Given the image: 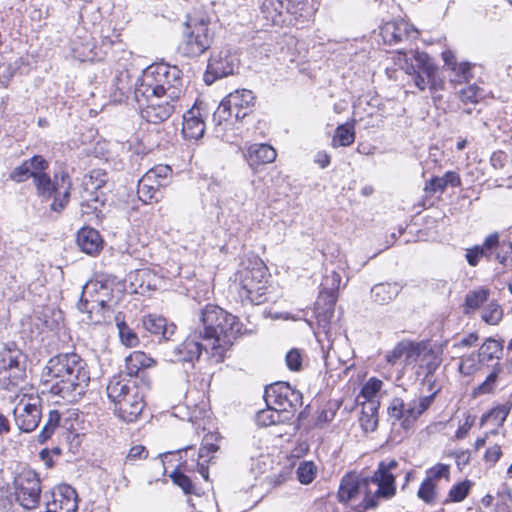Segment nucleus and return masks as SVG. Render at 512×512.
<instances>
[{
    "label": "nucleus",
    "instance_id": "nucleus-1",
    "mask_svg": "<svg viewBox=\"0 0 512 512\" xmlns=\"http://www.w3.org/2000/svg\"><path fill=\"white\" fill-rule=\"evenodd\" d=\"M49 391L68 403L79 401L90 382L85 360L76 353H61L50 358L42 373Z\"/></svg>",
    "mask_w": 512,
    "mask_h": 512
},
{
    "label": "nucleus",
    "instance_id": "nucleus-2",
    "mask_svg": "<svg viewBox=\"0 0 512 512\" xmlns=\"http://www.w3.org/2000/svg\"><path fill=\"white\" fill-rule=\"evenodd\" d=\"M398 467L396 460L381 461L371 477L357 478L346 475L342 478L338 491L340 502H348L358 493L364 494L365 509L378 507L380 500H389L396 494L395 476L392 471Z\"/></svg>",
    "mask_w": 512,
    "mask_h": 512
},
{
    "label": "nucleus",
    "instance_id": "nucleus-3",
    "mask_svg": "<svg viewBox=\"0 0 512 512\" xmlns=\"http://www.w3.org/2000/svg\"><path fill=\"white\" fill-rule=\"evenodd\" d=\"M198 327L194 336L210 345V355L216 362L223 361L225 353L241 333V324L236 316L213 304L206 305L197 314Z\"/></svg>",
    "mask_w": 512,
    "mask_h": 512
},
{
    "label": "nucleus",
    "instance_id": "nucleus-4",
    "mask_svg": "<svg viewBox=\"0 0 512 512\" xmlns=\"http://www.w3.org/2000/svg\"><path fill=\"white\" fill-rule=\"evenodd\" d=\"M156 94L171 101H179L183 95L182 72L177 66L154 63L143 70L134 94Z\"/></svg>",
    "mask_w": 512,
    "mask_h": 512
},
{
    "label": "nucleus",
    "instance_id": "nucleus-5",
    "mask_svg": "<svg viewBox=\"0 0 512 512\" xmlns=\"http://www.w3.org/2000/svg\"><path fill=\"white\" fill-rule=\"evenodd\" d=\"M396 64L410 76L420 91L428 88L431 92H436L443 88V80L437 78V67L427 53L418 50L399 51Z\"/></svg>",
    "mask_w": 512,
    "mask_h": 512
},
{
    "label": "nucleus",
    "instance_id": "nucleus-6",
    "mask_svg": "<svg viewBox=\"0 0 512 512\" xmlns=\"http://www.w3.org/2000/svg\"><path fill=\"white\" fill-rule=\"evenodd\" d=\"M41 170L35 176L34 186L39 197L44 199L53 198L51 210L61 212L68 204L71 191V180L67 172L62 171L55 174L52 179L46 172Z\"/></svg>",
    "mask_w": 512,
    "mask_h": 512
},
{
    "label": "nucleus",
    "instance_id": "nucleus-7",
    "mask_svg": "<svg viewBox=\"0 0 512 512\" xmlns=\"http://www.w3.org/2000/svg\"><path fill=\"white\" fill-rule=\"evenodd\" d=\"M26 379V355L13 342L0 350V386L6 390L19 387Z\"/></svg>",
    "mask_w": 512,
    "mask_h": 512
},
{
    "label": "nucleus",
    "instance_id": "nucleus-8",
    "mask_svg": "<svg viewBox=\"0 0 512 512\" xmlns=\"http://www.w3.org/2000/svg\"><path fill=\"white\" fill-rule=\"evenodd\" d=\"M437 392L438 390H435L428 396L407 403L400 397H394L387 408L392 425H396L398 422L405 432L410 430L415 421L431 406Z\"/></svg>",
    "mask_w": 512,
    "mask_h": 512
},
{
    "label": "nucleus",
    "instance_id": "nucleus-9",
    "mask_svg": "<svg viewBox=\"0 0 512 512\" xmlns=\"http://www.w3.org/2000/svg\"><path fill=\"white\" fill-rule=\"evenodd\" d=\"M209 24V19L205 17H189L187 19V31L179 46L183 55L197 57L210 48L213 34L209 29Z\"/></svg>",
    "mask_w": 512,
    "mask_h": 512
},
{
    "label": "nucleus",
    "instance_id": "nucleus-10",
    "mask_svg": "<svg viewBox=\"0 0 512 512\" xmlns=\"http://www.w3.org/2000/svg\"><path fill=\"white\" fill-rule=\"evenodd\" d=\"M255 104V96L251 90L239 89L229 93L219 104L213 118L218 124L239 120L249 115Z\"/></svg>",
    "mask_w": 512,
    "mask_h": 512
},
{
    "label": "nucleus",
    "instance_id": "nucleus-11",
    "mask_svg": "<svg viewBox=\"0 0 512 512\" xmlns=\"http://www.w3.org/2000/svg\"><path fill=\"white\" fill-rule=\"evenodd\" d=\"M17 502L25 509H34L40 501L41 483L38 475L31 469H23L13 481Z\"/></svg>",
    "mask_w": 512,
    "mask_h": 512
},
{
    "label": "nucleus",
    "instance_id": "nucleus-12",
    "mask_svg": "<svg viewBox=\"0 0 512 512\" xmlns=\"http://www.w3.org/2000/svg\"><path fill=\"white\" fill-rule=\"evenodd\" d=\"M134 96L142 118L153 124L166 121L174 113L178 103V101H171V99L156 94H134Z\"/></svg>",
    "mask_w": 512,
    "mask_h": 512
},
{
    "label": "nucleus",
    "instance_id": "nucleus-13",
    "mask_svg": "<svg viewBox=\"0 0 512 512\" xmlns=\"http://www.w3.org/2000/svg\"><path fill=\"white\" fill-rule=\"evenodd\" d=\"M240 296L252 304L266 301L267 279L263 268H244L240 271Z\"/></svg>",
    "mask_w": 512,
    "mask_h": 512
},
{
    "label": "nucleus",
    "instance_id": "nucleus-14",
    "mask_svg": "<svg viewBox=\"0 0 512 512\" xmlns=\"http://www.w3.org/2000/svg\"><path fill=\"white\" fill-rule=\"evenodd\" d=\"M108 288L103 284L95 281L88 282L82 290L80 301L77 305L81 312L87 313L90 322L99 323L103 317L93 318L94 311L97 313L104 311L107 307Z\"/></svg>",
    "mask_w": 512,
    "mask_h": 512
},
{
    "label": "nucleus",
    "instance_id": "nucleus-15",
    "mask_svg": "<svg viewBox=\"0 0 512 512\" xmlns=\"http://www.w3.org/2000/svg\"><path fill=\"white\" fill-rule=\"evenodd\" d=\"M15 423L25 433L34 431L42 417V404L39 396H24L14 409Z\"/></svg>",
    "mask_w": 512,
    "mask_h": 512
},
{
    "label": "nucleus",
    "instance_id": "nucleus-16",
    "mask_svg": "<svg viewBox=\"0 0 512 512\" xmlns=\"http://www.w3.org/2000/svg\"><path fill=\"white\" fill-rule=\"evenodd\" d=\"M301 394L293 390L288 383L277 382L265 389L264 399L267 405L273 406L275 409L282 411L286 415L289 408H295L301 404Z\"/></svg>",
    "mask_w": 512,
    "mask_h": 512
},
{
    "label": "nucleus",
    "instance_id": "nucleus-17",
    "mask_svg": "<svg viewBox=\"0 0 512 512\" xmlns=\"http://www.w3.org/2000/svg\"><path fill=\"white\" fill-rule=\"evenodd\" d=\"M380 36L385 44L395 45L418 38V30L404 20L386 22L380 27Z\"/></svg>",
    "mask_w": 512,
    "mask_h": 512
},
{
    "label": "nucleus",
    "instance_id": "nucleus-18",
    "mask_svg": "<svg viewBox=\"0 0 512 512\" xmlns=\"http://www.w3.org/2000/svg\"><path fill=\"white\" fill-rule=\"evenodd\" d=\"M132 391L125 400L115 407L119 417L127 422H133L141 414L144 408L143 395L138 387H131Z\"/></svg>",
    "mask_w": 512,
    "mask_h": 512
},
{
    "label": "nucleus",
    "instance_id": "nucleus-19",
    "mask_svg": "<svg viewBox=\"0 0 512 512\" xmlns=\"http://www.w3.org/2000/svg\"><path fill=\"white\" fill-rule=\"evenodd\" d=\"M48 166V162L42 156L35 155L15 167L11 171L9 178L16 183L24 182L29 178H33L34 182L35 176H37L41 170H46Z\"/></svg>",
    "mask_w": 512,
    "mask_h": 512
},
{
    "label": "nucleus",
    "instance_id": "nucleus-20",
    "mask_svg": "<svg viewBox=\"0 0 512 512\" xmlns=\"http://www.w3.org/2000/svg\"><path fill=\"white\" fill-rule=\"evenodd\" d=\"M199 337H195L193 335L188 337L183 343L176 346L173 350L172 361H186L192 362L194 360H198L202 350H205L210 354V345L208 342L206 344H201L197 339Z\"/></svg>",
    "mask_w": 512,
    "mask_h": 512
},
{
    "label": "nucleus",
    "instance_id": "nucleus-21",
    "mask_svg": "<svg viewBox=\"0 0 512 512\" xmlns=\"http://www.w3.org/2000/svg\"><path fill=\"white\" fill-rule=\"evenodd\" d=\"M234 63L233 60L222 53L218 55H212L208 61L207 71L204 76V80L207 84L213 83L217 78H222L233 74Z\"/></svg>",
    "mask_w": 512,
    "mask_h": 512
},
{
    "label": "nucleus",
    "instance_id": "nucleus-22",
    "mask_svg": "<svg viewBox=\"0 0 512 512\" xmlns=\"http://www.w3.org/2000/svg\"><path fill=\"white\" fill-rule=\"evenodd\" d=\"M205 132V122L200 108L192 107L183 115L182 134L185 139L199 140Z\"/></svg>",
    "mask_w": 512,
    "mask_h": 512
},
{
    "label": "nucleus",
    "instance_id": "nucleus-23",
    "mask_svg": "<svg viewBox=\"0 0 512 512\" xmlns=\"http://www.w3.org/2000/svg\"><path fill=\"white\" fill-rule=\"evenodd\" d=\"M143 328L157 336L160 341H170L175 334L176 326L173 323H167V320L157 315H147L142 319Z\"/></svg>",
    "mask_w": 512,
    "mask_h": 512
},
{
    "label": "nucleus",
    "instance_id": "nucleus-24",
    "mask_svg": "<svg viewBox=\"0 0 512 512\" xmlns=\"http://www.w3.org/2000/svg\"><path fill=\"white\" fill-rule=\"evenodd\" d=\"M249 166L256 169L261 165L269 164L275 161L277 157L276 150L268 144H251L244 154Z\"/></svg>",
    "mask_w": 512,
    "mask_h": 512
},
{
    "label": "nucleus",
    "instance_id": "nucleus-25",
    "mask_svg": "<svg viewBox=\"0 0 512 512\" xmlns=\"http://www.w3.org/2000/svg\"><path fill=\"white\" fill-rule=\"evenodd\" d=\"M77 245L87 254H95L102 247V239L97 230L91 227H84L77 233Z\"/></svg>",
    "mask_w": 512,
    "mask_h": 512
},
{
    "label": "nucleus",
    "instance_id": "nucleus-26",
    "mask_svg": "<svg viewBox=\"0 0 512 512\" xmlns=\"http://www.w3.org/2000/svg\"><path fill=\"white\" fill-rule=\"evenodd\" d=\"M260 10L264 18L273 25L282 26L287 23L284 0H263Z\"/></svg>",
    "mask_w": 512,
    "mask_h": 512
},
{
    "label": "nucleus",
    "instance_id": "nucleus-27",
    "mask_svg": "<svg viewBox=\"0 0 512 512\" xmlns=\"http://www.w3.org/2000/svg\"><path fill=\"white\" fill-rule=\"evenodd\" d=\"M131 387H137L134 383L130 381H126L119 377H114L110 380L107 385L106 391L108 398L111 402H113L116 407L121 401L125 400L126 396L130 394L132 391Z\"/></svg>",
    "mask_w": 512,
    "mask_h": 512
},
{
    "label": "nucleus",
    "instance_id": "nucleus-28",
    "mask_svg": "<svg viewBox=\"0 0 512 512\" xmlns=\"http://www.w3.org/2000/svg\"><path fill=\"white\" fill-rule=\"evenodd\" d=\"M496 236H487L482 245H475L466 250V260L470 266H477L480 257L484 256L487 260L492 259L493 246L496 245Z\"/></svg>",
    "mask_w": 512,
    "mask_h": 512
},
{
    "label": "nucleus",
    "instance_id": "nucleus-29",
    "mask_svg": "<svg viewBox=\"0 0 512 512\" xmlns=\"http://www.w3.org/2000/svg\"><path fill=\"white\" fill-rule=\"evenodd\" d=\"M156 365V361L143 351H134L125 359V368L127 374L136 376L142 369L151 368Z\"/></svg>",
    "mask_w": 512,
    "mask_h": 512
},
{
    "label": "nucleus",
    "instance_id": "nucleus-30",
    "mask_svg": "<svg viewBox=\"0 0 512 512\" xmlns=\"http://www.w3.org/2000/svg\"><path fill=\"white\" fill-rule=\"evenodd\" d=\"M400 290L397 283H378L371 288V298L377 304H387L397 297Z\"/></svg>",
    "mask_w": 512,
    "mask_h": 512
},
{
    "label": "nucleus",
    "instance_id": "nucleus-31",
    "mask_svg": "<svg viewBox=\"0 0 512 512\" xmlns=\"http://www.w3.org/2000/svg\"><path fill=\"white\" fill-rule=\"evenodd\" d=\"M378 404L376 401H367L362 406L360 425L365 432H374L378 426Z\"/></svg>",
    "mask_w": 512,
    "mask_h": 512
},
{
    "label": "nucleus",
    "instance_id": "nucleus-32",
    "mask_svg": "<svg viewBox=\"0 0 512 512\" xmlns=\"http://www.w3.org/2000/svg\"><path fill=\"white\" fill-rule=\"evenodd\" d=\"M457 95H458V98L460 99V101L465 106H468L470 104L474 105V108H469V107L463 108L462 114L470 115L474 111L476 112V114L480 113V109L476 108V106L478 105L479 100L482 97V95H481V90L476 85H469L465 88H462L461 90H459Z\"/></svg>",
    "mask_w": 512,
    "mask_h": 512
},
{
    "label": "nucleus",
    "instance_id": "nucleus-33",
    "mask_svg": "<svg viewBox=\"0 0 512 512\" xmlns=\"http://www.w3.org/2000/svg\"><path fill=\"white\" fill-rule=\"evenodd\" d=\"M488 236H496L497 244L493 246L492 258H494L504 267L512 266V242L500 241L498 232L491 233Z\"/></svg>",
    "mask_w": 512,
    "mask_h": 512
},
{
    "label": "nucleus",
    "instance_id": "nucleus-34",
    "mask_svg": "<svg viewBox=\"0 0 512 512\" xmlns=\"http://www.w3.org/2000/svg\"><path fill=\"white\" fill-rule=\"evenodd\" d=\"M489 295V290L482 287L468 292L463 304V313L465 315H470L478 310L480 306L488 300Z\"/></svg>",
    "mask_w": 512,
    "mask_h": 512
},
{
    "label": "nucleus",
    "instance_id": "nucleus-35",
    "mask_svg": "<svg viewBox=\"0 0 512 512\" xmlns=\"http://www.w3.org/2000/svg\"><path fill=\"white\" fill-rule=\"evenodd\" d=\"M108 180L107 173L100 169L92 170L88 175L84 176L83 179V190L89 196L95 195V193L105 186Z\"/></svg>",
    "mask_w": 512,
    "mask_h": 512
},
{
    "label": "nucleus",
    "instance_id": "nucleus-36",
    "mask_svg": "<svg viewBox=\"0 0 512 512\" xmlns=\"http://www.w3.org/2000/svg\"><path fill=\"white\" fill-rule=\"evenodd\" d=\"M288 416L280 410L275 409L271 405H267L266 409L260 410L256 414V423L262 427H268L283 422Z\"/></svg>",
    "mask_w": 512,
    "mask_h": 512
},
{
    "label": "nucleus",
    "instance_id": "nucleus-37",
    "mask_svg": "<svg viewBox=\"0 0 512 512\" xmlns=\"http://www.w3.org/2000/svg\"><path fill=\"white\" fill-rule=\"evenodd\" d=\"M341 276L339 273L332 271L324 276L321 283V295H327L330 305L336 302V293L339 290Z\"/></svg>",
    "mask_w": 512,
    "mask_h": 512
},
{
    "label": "nucleus",
    "instance_id": "nucleus-38",
    "mask_svg": "<svg viewBox=\"0 0 512 512\" xmlns=\"http://www.w3.org/2000/svg\"><path fill=\"white\" fill-rule=\"evenodd\" d=\"M113 85L121 96H125L139 85V78H133L128 70H121L115 75Z\"/></svg>",
    "mask_w": 512,
    "mask_h": 512
},
{
    "label": "nucleus",
    "instance_id": "nucleus-39",
    "mask_svg": "<svg viewBox=\"0 0 512 512\" xmlns=\"http://www.w3.org/2000/svg\"><path fill=\"white\" fill-rule=\"evenodd\" d=\"M355 140L354 126L346 123L339 125L334 133L332 145L334 147L350 146Z\"/></svg>",
    "mask_w": 512,
    "mask_h": 512
},
{
    "label": "nucleus",
    "instance_id": "nucleus-40",
    "mask_svg": "<svg viewBox=\"0 0 512 512\" xmlns=\"http://www.w3.org/2000/svg\"><path fill=\"white\" fill-rule=\"evenodd\" d=\"M60 419L61 415L57 410L49 411L48 419L40 433L37 435V440L39 443L43 444L52 437L56 429L59 427Z\"/></svg>",
    "mask_w": 512,
    "mask_h": 512
},
{
    "label": "nucleus",
    "instance_id": "nucleus-41",
    "mask_svg": "<svg viewBox=\"0 0 512 512\" xmlns=\"http://www.w3.org/2000/svg\"><path fill=\"white\" fill-rule=\"evenodd\" d=\"M511 407V403H506L493 408L489 413L482 416L481 424L491 422L496 427L502 426L510 413Z\"/></svg>",
    "mask_w": 512,
    "mask_h": 512
},
{
    "label": "nucleus",
    "instance_id": "nucleus-42",
    "mask_svg": "<svg viewBox=\"0 0 512 512\" xmlns=\"http://www.w3.org/2000/svg\"><path fill=\"white\" fill-rule=\"evenodd\" d=\"M116 326L120 341L127 347H136L139 344V338L137 334L126 324L125 321L120 320L119 316H116Z\"/></svg>",
    "mask_w": 512,
    "mask_h": 512
},
{
    "label": "nucleus",
    "instance_id": "nucleus-43",
    "mask_svg": "<svg viewBox=\"0 0 512 512\" xmlns=\"http://www.w3.org/2000/svg\"><path fill=\"white\" fill-rule=\"evenodd\" d=\"M501 352L502 346L497 340L487 339L479 349L478 358L481 362H488L498 358Z\"/></svg>",
    "mask_w": 512,
    "mask_h": 512
},
{
    "label": "nucleus",
    "instance_id": "nucleus-44",
    "mask_svg": "<svg viewBox=\"0 0 512 512\" xmlns=\"http://www.w3.org/2000/svg\"><path fill=\"white\" fill-rule=\"evenodd\" d=\"M155 278V275L149 271L148 269H139L130 274V280L132 285L137 286L139 289L143 291L145 289H151L152 286H155L152 283V280Z\"/></svg>",
    "mask_w": 512,
    "mask_h": 512
},
{
    "label": "nucleus",
    "instance_id": "nucleus-45",
    "mask_svg": "<svg viewBox=\"0 0 512 512\" xmlns=\"http://www.w3.org/2000/svg\"><path fill=\"white\" fill-rule=\"evenodd\" d=\"M481 318L489 325H497L503 318V309L497 302L491 301L483 309Z\"/></svg>",
    "mask_w": 512,
    "mask_h": 512
},
{
    "label": "nucleus",
    "instance_id": "nucleus-46",
    "mask_svg": "<svg viewBox=\"0 0 512 512\" xmlns=\"http://www.w3.org/2000/svg\"><path fill=\"white\" fill-rule=\"evenodd\" d=\"M150 179L141 178L138 182L137 194L139 199L144 203H150L152 200H158V194L160 191L155 189V186L148 185L146 183H150Z\"/></svg>",
    "mask_w": 512,
    "mask_h": 512
},
{
    "label": "nucleus",
    "instance_id": "nucleus-47",
    "mask_svg": "<svg viewBox=\"0 0 512 512\" xmlns=\"http://www.w3.org/2000/svg\"><path fill=\"white\" fill-rule=\"evenodd\" d=\"M401 353L403 354V364L408 365L417 360L421 354V345L410 341L401 342Z\"/></svg>",
    "mask_w": 512,
    "mask_h": 512
},
{
    "label": "nucleus",
    "instance_id": "nucleus-48",
    "mask_svg": "<svg viewBox=\"0 0 512 512\" xmlns=\"http://www.w3.org/2000/svg\"><path fill=\"white\" fill-rule=\"evenodd\" d=\"M316 476V466L312 461H303L297 468V477L302 484H310Z\"/></svg>",
    "mask_w": 512,
    "mask_h": 512
},
{
    "label": "nucleus",
    "instance_id": "nucleus-49",
    "mask_svg": "<svg viewBox=\"0 0 512 512\" xmlns=\"http://www.w3.org/2000/svg\"><path fill=\"white\" fill-rule=\"evenodd\" d=\"M471 486H472V483L469 480H465L463 482H460V483L454 485L448 493L449 501H451V502L463 501L467 497Z\"/></svg>",
    "mask_w": 512,
    "mask_h": 512
},
{
    "label": "nucleus",
    "instance_id": "nucleus-50",
    "mask_svg": "<svg viewBox=\"0 0 512 512\" xmlns=\"http://www.w3.org/2000/svg\"><path fill=\"white\" fill-rule=\"evenodd\" d=\"M417 496L425 503H433L436 499V486L434 482L431 481V479L426 478L422 482L417 492Z\"/></svg>",
    "mask_w": 512,
    "mask_h": 512
},
{
    "label": "nucleus",
    "instance_id": "nucleus-51",
    "mask_svg": "<svg viewBox=\"0 0 512 512\" xmlns=\"http://www.w3.org/2000/svg\"><path fill=\"white\" fill-rule=\"evenodd\" d=\"M82 202H81V213L82 215H95L96 212L100 211V207L103 205V203L99 200L97 195L89 196L87 197L85 195H82Z\"/></svg>",
    "mask_w": 512,
    "mask_h": 512
},
{
    "label": "nucleus",
    "instance_id": "nucleus-52",
    "mask_svg": "<svg viewBox=\"0 0 512 512\" xmlns=\"http://www.w3.org/2000/svg\"><path fill=\"white\" fill-rule=\"evenodd\" d=\"M170 477H171L173 483L176 484L177 486H179L184 491V493L191 494L194 492V485H193L192 481L190 480V478L188 476H186L181 471H179V470L174 471L170 475Z\"/></svg>",
    "mask_w": 512,
    "mask_h": 512
},
{
    "label": "nucleus",
    "instance_id": "nucleus-53",
    "mask_svg": "<svg viewBox=\"0 0 512 512\" xmlns=\"http://www.w3.org/2000/svg\"><path fill=\"white\" fill-rule=\"evenodd\" d=\"M382 387V381L376 378H371L369 381L363 386L361 394L367 399V401H375L374 397L380 391Z\"/></svg>",
    "mask_w": 512,
    "mask_h": 512
},
{
    "label": "nucleus",
    "instance_id": "nucleus-54",
    "mask_svg": "<svg viewBox=\"0 0 512 512\" xmlns=\"http://www.w3.org/2000/svg\"><path fill=\"white\" fill-rule=\"evenodd\" d=\"M452 71L455 73V77L451 78L452 82L461 83L467 81L471 77V66L469 63H454Z\"/></svg>",
    "mask_w": 512,
    "mask_h": 512
},
{
    "label": "nucleus",
    "instance_id": "nucleus-55",
    "mask_svg": "<svg viewBox=\"0 0 512 512\" xmlns=\"http://www.w3.org/2000/svg\"><path fill=\"white\" fill-rule=\"evenodd\" d=\"M304 6L303 0H284V11L287 22L291 21L289 16L296 18L298 15H301Z\"/></svg>",
    "mask_w": 512,
    "mask_h": 512
},
{
    "label": "nucleus",
    "instance_id": "nucleus-56",
    "mask_svg": "<svg viewBox=\"0 0 512 512\" xmlns=\"http://www.w3.org/2000/svg\"><path fill=\"white\" fill-rule=\"evenodd\" d=\"M479 362L480 361L478 355L475 354H471L467 357H462L459 365L460 372L465 375L472 374L477 369V365Z\"/></svg>",
    "mask_w": 512,
    "mask_h": 512
},
{
    "label": "nucleus",
    "instance_id": "nucleus-57",
    "mask_svg": "<svg viewBox=\"0 0 512 512\" xmlns=\"http://www.w3.org/2000/svg\"><path fill=\"white\" fill-rule=\"evenodd\" d=\"M450 473V466L447 464L438 463L427 471V478L434 480H438L442 477L448 479Z\"/></svg>",
    "mask_w": 512,
    "mask_h": 512
},
{
    "label": "nucleus",
    "instance_id": "nucleus-58",
    "mask_svg": "<svg viewBox=\"0 0 512 512\" xmlns=\"http://www.w3.org/2000/svg\"><path fill=\"white\" fill-rule=\"evenodd\" d=\"M445 181L443 177H433L425 184L424 190L427 193L435 194V193H443L446 189Z\"/></svg>",
    "mask_w": 512,
    "mask_h": 512
},
{
    "label": "nucleus",
    "instance_id": "nucleus-59",
    "mask_svg": "<svg viewBox=\"0 0 512 512\" xmlns=\"http://www.w3.org/2000/svg\"><path fill=\"white\" fill-rule=\"evenodd\" d=\"M286 364L290 370L298 371L302 365V358L297 349H292L286 354Z\"/></svg>",
    "mask_w": 512,
    "mask_h": 512
},
{
    "label": "nucleus",
    "instance_id": "nucleus-60",
    "mask_svg": "<svg viewBox=\"0 0 512 512\" xmlns=\"http://www.w3.org/2000/svg\"><path fill=\"white\" fill-rule=\"evenodd\" d=\"M172 170L167 165H158L148 171V173H153L155 179L157 181H162V183H167V180L171 174Z\"/></svg>",
    "mask_w": 512,
    "mask_h": 512
},
{
    "label": "nucleus",
    "instance_id": "nucleus-61",
    "mask_svg": "<svg viewBox=\"0 0 512 512\" xmlns=\"http://www.w3.org/2000/svg\"><path fill=\"white\" fill-rule=\"evenodd\" d=\"M498 370L494 369L485 379V381L479 386L481 393H490L498 378Z\"/></svg>",
    "mask_w": 512,
    "mask_h": 512
},
{
    "label": "nucleus",
    "instance_id": "nucleus-62",
    "mask_svg": "<svg viewBox=\"0 0 512 512\" xmlns=\"http://www.w3.org/2000/svg\"><path fill=\"white\" fill-rule=\"evenodd\" d=\"M450 456L454 457L456 465L460 469L470 461V452L468 450L454 451L450 453Z\"/></svg>",
    "mask_w": 512,
    "mask_h": 512
},
{
    "label": "nucleus",
    "instance_id": "nucleus-63",
    "mask_svg": "<svg viewBox=\"0 0 512 512\" xmlns=\"http://www.w3.org/2000/svg\"><path fill=\"white\" fill-rule=\"evenodd\" d=\"M148 453L144 446L142 445H136L130 448L126 459L127 460H136V459H145L147 457Z\"/></svg>",
    "mask_w": 512,
    "mask_h": 512
},
{
    "label": "nucleus",
    "instance_id": "nucleus-64",
    "mask_svg": "<svg viewBox=\"0 0 512 512\" xmlns=\"http://www.w3.org/2000/svg\"><path fill=\"white\" fill-rule=\"evenodd\" d=\"M386 361L395 365L399 362L403 363V354L401 353V342L396 345V347L386 355Z\"/></svg>",
    "mask_w": 512,
    "mask_h": 512
}]
</instances>
